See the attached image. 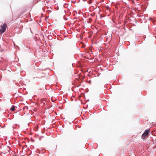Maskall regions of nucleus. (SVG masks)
I'll return each mask as SVG.
<instances>
[{
  "mask_svg": "<svg viewBox=\"0 0 156 156\" xmlns=\"http://www.w3.org/2000/svg\"><path fill=\"white\" fill-rule=\"evenodd\" d=\"M0 27L1 28V29H0L1 33L2 34L5 31L7 27V25L6 23H4L3 25H1Z\"/></svg>",
  "mask_w": 156,
  "mask_h": 156,
  "instance_id": "f257e3e1",
  "label": "nucleus"
},
{
  "mask_svg": "<svg viewBox=\"0 0 156 156\" xmlns=\"http://www.w3.org/2000/svg\"><path fill=\"white\" fill-rule=\"evenodd\" d=\"M149 132L150 130L149 129L146 130L142 135V138L144 139L146 138V136L148 135V134L149 133Z\"/></svg>",
  "mask_w": 156,
  "mask_h": 156,
  "instance_id": "f03ea898",
  "label": "nucleus"
},
{
  "mask_svg": "<svg viewBox=\"0 0 156 156\" xmlns=\"http://www.w3.org/2000/svg\"><path fill=\"white\" fill-rule=\"evenodd\" d=\"M15 107L14 105H12L10 108V110L14 111L15 110Z\"/></svg>",
  "mask_w": 156,
  "mask_h": 156,
  "instance_id": "7ed1b4c3",
  "label": "nucleus"
}]
</instances>
